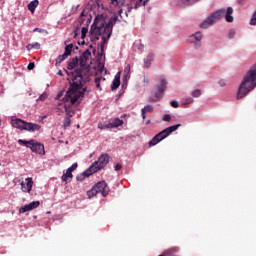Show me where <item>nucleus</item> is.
Here are the masks:
<instances>
[{
    "label": "nucleus",
    "instance_id": "obj_1",
    "mask_svg": "<svg viewBox=\"0 0 256 256\" xmlns=\"http://www.w3.org/2000/svg\"><path fill=\"white\" fill-rule=\"evenodd\" d=\"M72 83L73 85L66 92L62 102L58 103L57 106V111L59 113H66L68 117H73V115H75L71 105H75V103H81V100L83 99L87 89L83 85H85V83H89V79L87 76L83 78V76L76 72L72 74Z\"/></svg>",
    "mask_w": 256,
    "mask_h": 256
},
{
    "label": "nucleus",
    "instance_id": "obj_2",
    "mask_svg": "<svg viewBox=\"0 0 256 256\" xmlns=\"http://www.w3.org/2000/svg\"><path fill=\"white\" fill-rule=\"evenodd\" d=\"M119 17L113 16L109 22L106 23L103 16H97L90 30V41L95 42L101 39L102 43H107L113 33V25L117 23Z\"/></svg>",
    "mask_w": 256,
    "mask_h": 256
},
{
    "label": "nucleus",
    "instance_id": "obj_3",
    "mask_svg": "<svg viewBox=\"0 0 256 256\" xmlns=\"http://www.w3.org/2000/svg\"><path fill=\"white\" fill-rule=\"evenodd\" d=\"M88 47L89 48H87L83 52L80 59L73 58L68 63L69 71H73V69H75V67H80V69L77 68L74 72H67V75H69V77L72 81L71 87H73V75H75V73H78V75L82 76V79H85V77H87L88 81H89V69H90V65H91V53H95V47L93 46V44H90Z\"/></svg>",
    "mask_w": 256,
    "mask_h": 256
},
{
    "label": "nucleus",
    "instance_id": "obj_4",
    "mask_svg": "<svg viewBox=\"0 0 256 256\" xmlns=\"http://www.w3.org/2000/svg\"><path fill=\"white\" fill-rule=\"evenodd\" d=\"M256 87V64H254L251 69L247 72L244 76L243 81L241 82L238 93L237 99H243L246 97L250 91H253Z\"/></svg>",
    "mask_w": 256,
    "mask_h": 256
},
{
    "label": "nucleus",
    "instance_id": "obj_5",
    "mask_svg": "<svg viewBox=\"0 0 256 256\" xmlns=\"http://www.w3.org/2000/svg\"><path fill=\"white\" fill-rule=\"evenodd\" d=\"M233 7H228V8H222L211 15L207 17L201 24L200 27L201 29H208V27H211L214 23H217V21H220V19H223L225 17V21L227 23H233Z\"/></svg>",
    "mask_w": 256,
    "mask_h": 256
},
{
    "label": "nucleus",
    "instance_id": "obj_6",
    "mask_svg": "<svg viewBox=\"0 0 256 256\" xmlns=\"http://www.w3.org/2000/svg\"><path fill=\"white\" fill-rule=\"evenodd\" d=\"M11 125L15 129H19L20 131H29L30 133H35V131H39L41 129V125L39 124L25 122L17 117L11 118Z\"/></svg>",
    "mask_w": 256,
    "mask_h": 256
},
{
    "label": "nucleus",
    "instance_id": "obj_7",
    "mask_svg": "<svg viewBox=\"0 0 256 256\" xmlns=\"http://www.w3.org/2000/svg\"><path fill=\"white\" fill-rule=\"evenodd\" d=\"M19 145H22L23 147H27L31 150L32 153H37L38 155H45V146L37 142L36 140H18Z\"/></svg>",
    "mask_w": 256,
    "mask_h": 256
},
{
    "label": "nucleus",
    "instance_id": "obj_8",
    "mask_svg": "<svg viewBox=\"0 0 256 256\" xmlns=\"http://www.w3.org/2000/svg\"><path fill=\"white\" fill-rule=\"evenodd\" d=\"M121 5H123L124 7L125 6L129 7L128 11L127 10L123 11V9L119 10L120 19L125 21V19H127L129 15V11H131V9H133V5H135V0H111V3H110L111 7H121Z\"/></svg>",
    "mask_w": 256,
    "mask_h": 256
},
{
    "label": "nucleus",
    "instance_id": "obj_9",
    "mask_svg": "<svg viewBox=\"0 0 256 256\" xmlns=\"http://www.w3.org/2000/svg\"><path fill=\"white\" fill-rule=\"evenodd\" d=\"M97 193H101L103 197H107L109 195V186H107L106 181L98 182L91 190L87 192L89 199L95 197Z\"/></svg>",
    "mask_w": 256,
    "mask_h": 256
},
{
    "label": "nucleus",
    "instance_id": "obj_10",
    "mask_svg": "<svg viewBox=\"0 0 256 256\" xmlns=\"http://www.w3.org/2000/svg\"><path fill=\"white\" fill-rule=\"evenodd\" d=\"M107 163H109V155L102 154L97 161H95L90 166V171L92 173H97V171H101V169H104L107 166Z\"/></svg>",
    "mask_w": 256,
    "mask_h": 256
},
{
    "label": "nucleus",
    "instance_id": "obj_11",
    "mask_svg": "<svg viewBox=\"0 0 256 256\" xmlns=\"http://www.w3.org/2000/svg\"><path fill=\"white\" fill-rule=\"evenodd\" d=\"M201 41H203V33L196 32L190 35V43H193L194 49H201Z\"/></svg>",
    "mask_w": 256,
    "mask_h": 256
},
{
    "label": "nucleus",
    "instance_id": "obj_12",
    "mask_svg": "<svg viewBox=\"0 0 256 256\" xmlns=\"http://www.w3.org/2000/svg\"><path fill=\"white\" fill-rule=\"evenodd\" d=\"M25 181L26 182H20L21 191H23V193H31V190L33 189V178L28 177Z\"/></svg>",
    "mask_w": 256,
    "mask_h": 256
},
{
    "label": "nucleus",
    "instance_id": "obj_13",
    "mask_svg": "<svg viewBox=\"0 0 256 256\" xmlns=\"http://www.w3.org/2000/svg\"><path fill=\"white\" fill-rule=\"evenodd\" d=\"M41 205V202L39 201H33L29 204H26L19 209V213H27V211H33V209H37Z\"/></svg>",
    "mask_w": 256,
    "mask_h": 256
},
{
    "label": "nucleus",
    "instance_id": "obj_14",
    "mask_svg": "<svg viewBox=\"0 0 256 256\" xmlns=\"http://www.w3.org/2000/svg\"><path fill=\"white\" fill-rule=\"evenodd\" d=\"M181 127V124H176L173 126H170L164 130L161 131V141H163V139H166V137H169V135H171V133L177 131V129H179Z\"/></svg>",
    "mask_w": 256,
    "mask_h": 256
},
{
    "label": "nucleus",
    "instance_id": "obj_15",
    "mask_svg": "<svg viewBox=\"0 0 256 256\" xmlns=\"http://www.w3.org/2000/svg\"><path fill=\"white\" fill-rule=\"evenodd\" d=\"M119 85H121V72H118L111 85L112 91H115V89H119Z\"/></svg>",
    "mask_w": 256,
    "mask_h": 256
},
{
    "label": "nucleus",
    "instance_id": "obj_16",
    "mask_svg": "<svg viewBox=\"0 0 256 256\" xmlns=\"http://www.w3.org/2000/svg\"><path fill=\"white\" fill-rule=\"evenodd\" d=\"M130 73H131V65L127 64L123 71V78H122L123 83L127 84V81H129V78H130L129 76Z\"/></svg>",
    "mask_w": 256,
    "mask_h": 256
},
{
    "label": "nucleus",
    "instance_id": "obj_17",
    "mask_svg": "<svg viewBox=\"0 0 256 256\" xmlns=\"http://www.w3.org/2000/svg\"><path fill=\"white\" fill-rule=\"evenodd\" d=\"M93 170H91V167H89L86 171H84L83 173L79 174L76 179L77 181H83L85 179V177H91V175H93Z\"/></svg>",
    "mask_w": 256,
    "mask_h": 256
},
{
    "label": "nucleus",
    "instance_id": "obj_18",
    "mask_svg": "<svg viewBox=\"0 0 256 256\" xmlns=\"http://www.w3.org/2000/svg\"><path fill=\"white\" fill-rule=\"evenodd\" d=\"M108 124H109L110 129L121 127L123 125V120H121L119 118H114V119L110 120V122Z\"/></svg>",
    "mask_w": 256,
    "mask_h": 256
},
{
    "label": "nucleus",
    "instance_id": "obj_19",
    "mask_svg": "<svg viewBox=\"0 0 256 256\" xmlns=\"http://www.w3.org/2000/svg\"><path fill=\"white\" fill-rule=\"evenodd\" d=\"M161 142V132H159L156 136L152 138V140L149 142V147H155L157 143Z\"/></svg>",
    "mask_w": 256,
    "mask_h": 256
},
{
    "label": "nucleus",
    "instance_id": "obj_20",
    "mask_svg": "<svg viewBox=\"0 0 256 256\" xmlns=\"http://www.w3.org/2000/svg\"><path fill=\"white\" fill-rule=\"evenodd\" d=\"M37 7H39V0H33L28 4V10L32 13H35Z\"/></svg>",
    "mask_w": 256,
    "mask_h": 256
},
{
    "label": "nucleus",
    "instance_id": "obj_21",
    "mask_svg": "<svg viewBox=\"0 0 256 256\" xmlns=\"http://www.w3.org/2000/svg\"><path fill=\"white\" fill-rule=\"evenodd\" d=\"M151 111H153V106H151V105L145 106V107L141 110L142 119H146V118H147L146 113H151Z\"/></svg>",
    "mask_w": 256,
    "mask_h": 256
},
{
    "label": "nucleus",
    "instance_id": "obj_22",
    "mask_svg": "<svg viewBox=\"0 0 256 256\" xmlns=\"http://www.w3.org/2000/svg\"><path fill=\"white\" fill-rule=\"evenodd\" d=\"M177 248H170L168 250H165L161 256H175L177 255Z\"/></svg>",
    "mask_w": 256,
    "mask_h": 256
},
{
    "label": "nucleus",
    "instance_id": "obj_23",
    "mask_svg": "<svg viewBox=\"0 0 256 256\" xmlns=\"http://www.w3.org/2000/svg\"><path fill=\"white\" fill-rule=\"evenodd\" d=\"M69 179H73V172L68 168L66 173L62 175V181H69Z\"/></svg>",
    "mask_w": 256,
    "mask_h": 256
},
{
    "label": "nucleus",
    "instance_id": "obj_24",
    "mask_svg": "<svg viewBox=\"0 0 256 256\" xmlns=\"http://www.w3.org/2000/svg\"><path fill=\"white\" fill-rule=\"evenodd\" d=\"M26 49L28 51H31V49H41V44H39V42H35V43H32V44H28L26 46Z\"/></svg>",
    "mask_w": 256,
    "mask_h": 256
},
{
    "label": "nucleus",
    "instance_id": "obj_25",
    "mask_svg": "<svg viewBox=\"0 0 256 256\" xmlns=\"http://www.w3.org/2000/svg\"><path fill=\"white\" fill-rule=\"evenodd\" d=\"M169 82H167V79L162 78L161 79V93L162 95L165 93V91H167V85Z\"/></svg>",
    "mask_w": 256,
    "mask_h": 256
},
{
    "label": "nucleus",
    "instance_id": "obj_26",
    "mask_svg": "<svg viewBox=\"0 0 256 256\" xmlns=\"http://www.w3.org/2000/svg\"><path fill=\"white\" fill-rule=\"evenodd\" d=\"M102 81H105V78L98 77L95 79V85H96L97 89H99V91H101V82Z\"/></svg>",
    "mask_w": 256,
    "mask_h": 256
},
{
    "label": "nucleus",
    "instance_id": "obj_27",
    "mask_svg": "<svg viewBox=\"0 0 256 256\" xmlns=\"http://www.w3.org/2000/svg\"><path fill=\"white\" fill-rule=\"evenodd\" d=\"M71 51H73V44H69L65 47L64 54L68 57L69 55H71Z\"/></svg>",
    "mask_w": 256,
    "mask_h": 256
},
{
    "label": "nucleus",
    "instance_id": "obj_28",
    "mask_svg": "<svg viewBox=\"0 0 256 256\" xmlns=\"http://www.w3.org/2000/svg\"><path fill=\"white\" fill-rule=\"evenodd\" d=\"M180 3H184V5H195L199 0H179Z\"/></svg>",
    "mask_w": 256,
    "mask_h": 256
},
{
    "label": "nucleus",
    "instance_id": "obj_29",
    "mask_svg": "<svg viewBox=\"0 0 256 256\" xmlns=\"http://www.w3.org/2000/svg\"><path fill=\"white\" fill-rule=\"evenodd\" d=\"M88 32H89V29L87 27H82V29H81V39H85V37H87Z\"/></svg>",
    "mask_w": 256,
    "mask_h": 256
},
{
    "label": "nucleus",
    "instance_id": "obj_30",
    "mask_svg": "<svg viewBox=\"0 0 256 256\" xmlns=\"http://www.w3.org/2000/svg\"><path fill=\"white\" fill-rule=\"evenodd\" d=\"M49 97V95L47 94V92L42 93L36 101H45V99H47Z\"/></svg>",
    "mask_w": 256,
    "mask_h": 256
},
{
    "label": "nucleus",
    "instance_id": "obj_31",
    "mask_svg": "<svg viewBox=\"0 0 256 256\" xmlns=\"http://www.w3.org/2000/svg\"><path fill=\"white\" fill-rule=\"evenodd\" d=\"M64 128L65 129H67V127H70V125H71V117H67V118H65V120H64Z\"/></svg>",
    "mask_w": 256,
    "mask_h": 256
},
{
    "label": "nucleus",
    "instance_id": "obj_32",
    "mask_svg": "<svg viewBox=\"0 0 256 256\" xmlns=\"http://www.w3.org/2000/svg\"><path fill=\"white\" fill-rule=\"evenodd\" d=\"M98 129H111V126H109V123L108 124H103V123H98Z\"/></svg>",
    "mask_w": 256,
    "mask_h": 256
},
{
    "label": "nucleus",
    "instance_id": "obj_33",
    "mask_svg": "<svg viewBox=\"0 0 256 256\" xmlns=\"http://www.w3.org/2000/svg\"><path fill=\"white\" fill-rule=\"evenodd\" d=\"M192 97H201V89L192 91Z\"/></svg>",
    "mask_w": 256,
    "mask_h": 256
},
{
    "label": "nucleus",
    "instance_id": "obj_34",
    "mask_svg": "<svg viewBox=\"0 0 256 256\" xmlns=\"http://www.w3.org/2000/svg\"><path fill=\"white\" fill-rule=\"evenodd\" d=\"M147 1L149 0H138V2H136L135 4V9H137V7H140V5H145Z\"/></svg>",
    "mask_w": 256,
    "mask_h": 256
},
{
    "label": "nucleus",
    "instance_id": "obj_35",
    "mask_svg": "<svg viewBox=\"0 0 256 256\" xmlns=\"http://www.w3.org/2000/svg\"><path fill=\"white\" fill-rule=\"evenodd\" d=\"M67 59V56L65 54L63 55H60L58 58H57V63H62V61H65Z\"/></svg>",
    "mask_w": 256,
    "mask_h": 256
},
{
    "label": "nucleus",
    "instance_id": "obj_36",
    "mask_svg": "<svg viewBox=\"0 0 256 256\" xmlns=\"http://www.w3.org/2000/svg\"><path fill=\"white\" fill-rule=\"evenodd\" d=\"M162 121L171 122V116L169 114H165L162 118Z\"/></svg>",
    "mask_w": 256,
    "mask_h": 256
},
{
    "label": "nucleus",
    "instance_id": "obj_37",
    "mask_svg": "<svg viewBox=\"0 0 256 256\" xmlns=\"http://www.w3.org/2000/svg\"><path fill=\"white\" fill-rule=\"evenodd\" d=\"M28 71H33V69H35V63L30 62L27 66Z\"/></svg>",
    "mask_w": 256,
    "mask_h": 256
},
{
    "label": "nucleus",
    "instance_id": "obj_38",
    "mask_svg": "<svg viewBox=\"0 0 256 256\" xmlns=\"http://www.w3.org/2000/svg\"><path fill=\"white\" fill-rule=\"evenodd\" d=\"M171 107H174V109H177V107H179V102L173 100L171 103H170Z\"/></svg>",
    "mask_w": 256,
    "mask_h": 256
},
{
    "label": "nucleus",
    "instance_id": "obj_39",
    "mask_svg": "<svg viewBox=\"0 0 256 256\" xmlns=\"http://www.w3.org/2000/svg\"><path fill=\"white\" fill-rule=\"evenodd\" d=\"M151 59H153V56H148V57L145 59V65H146V67H149V61H151Z\"/></svg>",
    "mask_w": 256,
    "mask_h": 256
},
{
    "label": "nucleus",
    "instance_id": "obj_40",
    "mask_svg": "<svg viewBox=\"0 0 256 256\" xmlns=\"http://www.w3.org/2000/svg\"><path fill=\"white\" fill-rule=\"evenodd\" d=\"M156 98L160 99L161 98V87L158 86V91L156 92Z\"/></svg>",
    "mask_w": 256,
    "mask_h": 256
},
{
    "label": "nucleus",
    "instance_id": "obj_41",
    "mask_svg": "<svg viewBox=\"0 0 256 256\" xmlns=\"http://www.w3.org/2000/svg\"><path fill=\"white\" fill-rule=\"evenodd\" d=\"M79 33H81V30H80L79 28H76V29L73 31L74 37H77V35H79Z\"/></svg>",
    "mask_w": 256,
    "mask_h": 256
},
{
    "label": "nucleus",
    "instance_id": "obj_42",
    "mask_svg": "<svg viewBox=\"0 0 256 256\" xmlns=\"http://www.w3.org/2000/svg\"><path fill=\"white\" fill-rule=\"evenodd\" d=\"M68 169L72 172L75 171V169H77V163L72 164V166L69 167Z\"/></svg>",
    "mask_w": 256,
    "mask_h": 256
},
{
    "label": "nucleus",
    "instance_id": "obj_43",
    "mask_svg": "<svg viewBox=\"0 0 256 256\" xmlns=\"http://www.w3.org/2000/svg\"><path fill=\"white\" fill-rule=\"evenodd\" d=\"M83 17H85V13L84 12H82L81 15H80V23H84L85 22V18H83Z\"/></svg>",
    "mask_w": 256,
    "mask_h": 256
},
{
    "label": "nucleus",
    "instance_id": "obj_44",
    "mask_svg": "<svg viewBox=\"0 0 256 256\" xmlns=\"http://www.w3.org/2000/svg\"><path fill=\"white\" fill-rule=\"evenodd\" d=\"M219 85H220V87H225L227 85V83L225 82V80H220Z\"/></svg>",
    "mask_w": 256,
    "mask_h": 256
},
{
    "label": "nucleus",
    "instance_id": "obj_45",
    "mask_svg": "<svg viewBox=\"0 0 256 256\" xmlns=\"http://www.w3.org/2000/svg\"><path fill=\"white\" fill-rule=\"evenodd\" d=\"M121 169H122L121 164H116L115 165V171H121Z\"/></svg>",
    "mask_w": 256,
    "mask_h": 256
},
{
    "label": "nucleus",
    "instance_id": "obj_46",
    "mask_svg": "<svg viewBox=\"0 0 256 256\" xmlns=\"http://www.w3.org/2000/svg\"><path fill=\"white\" fill-rule=\"evenodd\" d=\"M229 37H230V39H233V37H235V32H234V30H230V32H229Z\"/></svg>",
    "mask_w": 256,
    "mask_h": 256
},
{
    "label": "nucleus",
    "instance_id": "obj_47",
    "mask_svg": "<svg viewBox=\"0 0 256 256\" xmlns=\"http://www.w3.org/2000/svg\"><path fill=\"white\" fill-rule=\"evenodd\" d=\"M63 91H61V92H59L58 94H57V96H56V99H61V97H63Z\"/></svg>",
    "mask_w": 256,
    "mask_h": 256
},
{
    "label": "nucleus",
    "instance_id": "obj_48",
    "mask_svg": "<svg viewBox=\"0 0 256 256\" xmlns=\"http://www.w3.org/2000/svg\"><path fill=\"white\" fill-rule=\"evenodd\" d=\"M186 103H193V99L192 98H188L187 100H186Z\"/></svg>",
    "mask_w": 256,
    "mask_h": 256
},
{
    "label": "nucleus",
    "instance_id": "obj_49",
    "mask_svg": "<svg viewBox=\"0 0 256 256\" xmlns=\"http://www.w3.org/2000/svg\"><path fill=\"white\" fill-rule=\"evenodd\" d=\"M87 19V23H91V17L90 16H86Z\"/></svg>",
    "mask_w": 256,
    "mask_h": 256
},
{
    "label": "nucleus",
    "instance_id": "obj_50",
    "mask_svg": "<svg viewBox=\"0 0 256 256\" xmlns=\"http://www.w3.org/2000/svg\"><path fill=\"white\" fill-rule=\"evenodd\" d=\"M57 75H59L60 77H63V71H58Z\"/></svg>",
    "mask_w": 256,
    "mask_h": 256
},
{
    "label": "nucleus",
    "instance_id": "obj_51",
    "mask_svg": "<svg viewBox=\"0 0 256 256\" xmlns=\"http://www.w3.org/2000/svg\"><path fill=\"white\" fill-rule=\"evenodd\" d=\"M79 45H85V40H82L81 42H79Z\"/></svg>",
    "mask_w": 256,
    "mask_h": 256
}]
</instances>
